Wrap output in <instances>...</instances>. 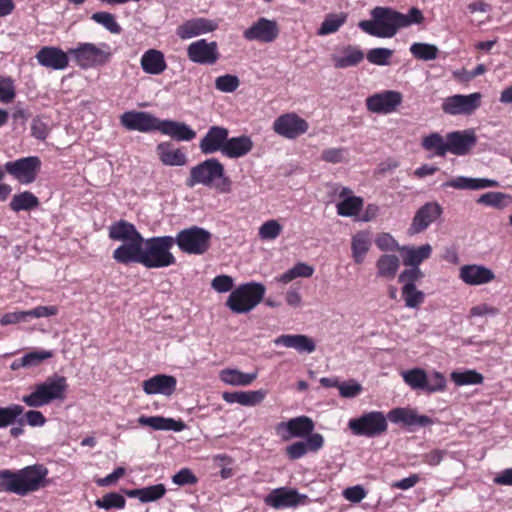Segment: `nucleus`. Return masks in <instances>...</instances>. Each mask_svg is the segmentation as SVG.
<instances>
[{"label":"nucleus","instance_id":"1","mask_svg":"<svg viewBox=\"0 0 512 512\" xmlns=\"http://www.w3.org/2000/svg\"><path fill=\"white\" fill-rule=\"evenodd\" d=\"M370 20H362L358 27L365 33L378 38H392L399 29L422 24L424 15L417 7L403 14L391 7L376 6L370 11Z\"/></svg>","mask_w":512,"mask_h":512},{"label":"nucleus","instance_id":"2","mask_svg":"<svg viewBox=\"0 0 512 512\" xmlns=\"http://www.w3.org/2000/svg\"><path fill=\"white\" fill-rule=\"evenodd\" d=\"M48 469L42 464L27 466L17 472L0 470V478L5 479V492L25 496L48 485Z\"/></svg>","mask_w":512,"mask_h":512},{"label":"nucleus","instance_id":"3","mask_svg":"<svg viewBox=\"0 0 512 512\" xmlns=\"http://www.w3.org/2000/svg\"><path fill=\"white\" fill-rule=\"evenodd\" d=\"M109 237L121 242L112 254L117 263L141 264L146 238L136 230L135 226H109Z\"/></svg>","mask_w":512,"mask_h":512},{"label":"nucleus","instance_id":"4","mask_svg":"<svg viewBox=\"0 0 512 512\" xmlns=\"http://www.w3.org/2000/svg\"><path fill=\"white\" fill-rule=\"evenodd\" d=\"M201 184L206 187H213L219 193H230L232 181L225 175L223 164L217 158H209L193 166L185 185L189 188Z\"/></svg>","mask_w":512,"mask_h":512},{"label":"nucleus","instance_id":"5","mask_svg":"<svg viewBox=\"0 0 512 512\" xmlns=\"http://www.w3.org/2000/svg\"><path fill=\"white\" fill-rule=\"evenodd\" d=\"M67 390V378L54 374L46 378L45 381L35 384L32 392L22 397V402L28 407H43L54 401H64Z\"/></svg>","mask_w":512,"mask_h":512},{"label":"nucleus","instance_id":"6","mask_svg":"<svg viewBox=\"0 0 512 512\" xmlns=\"http://www.w3.org/2000/svg\"><path fill=\"white\" fill-rule=\"evenodd\" d=\"M173 236L146 238L141 265L147 269H160L175 265L177 260L172 253Z\"/></svg>","mask_w":512,"mask_h":512},{"label":"nucleus","instance_id":"7","mask_svg":"<svg viewBox=\"0 0 512 512\" xmlns=\"http://www.w3.org/2000/svg\"><path fill=\"white\" fill-rule=\"evenodd\" d=\"M265 286L257 282L241 284L229 295L226 306L234 313H247L264 298Z\"/></svg>","mask_w":512,"mask_h":512},{"label":"nucleus","instance_id":"8","mask_svg":"<svg viewBox=\"0 0 512 512\" xmlns=\"http://www.w3.org/2000/svg\"><path fill=\"white\" fill-rule=\"evenodd\" d=\"M69 55L82 69L102 67L112 58L110 47L103 43L97 46L94 43H79L77 47L68 50Z\"/></svg>","mask_w":512,"mask_h":512},{"label":"nucleus","instance_id":"9","mask_svg":"<svg viewBox=\"0 0 512 512\" xmlns=\"http://www.w3.org/2000/svg\"><path fill=\"white\" fill-rule=\"evenodd\" d=\"M212 235L209 231L198 226L185 228L173 237L174 245L179 250L189 255H203L211 247Z\"/></svg>","mask_w":512,"mask_h":512},{"label":"nucleus","instance_id":"10","mask_svg":"<svg viewBox=\"0 0 512 512\" xmlns=\"http://www.w3.org/2000/svg\"><path fill=\"white\" fill-rule=\"evenodd\" d=\"M401 376L404 382L413 390H421L431 394L442 392L446 388V378L438 371L427 374L422 368H413L403 371Z\"/></svg>","mask_w":512,"mask_h":512},{"label":"nucleus","instance_id":"11","mask_svg":"<svg viewBox=\"0 0 512 512\" xmlns=\"http://www.w3.org/2000/svg\"><path fill=\"white\" fill-rule=\"evenodd\" d=\"M348 428L356 436L374 438L387 432L388 418L382 411H370L350 419Z\"/></svg>","mask_w":512,"mask_h":512},{"label":"nucleus","instance_id":"12","mask_svg":"<svg viewBox=\"0 0 512 512\" xmlns=\"http://www.w3.org/2000/svg\"><path fill=\"white\" fill-rule=\"evenodd\" d=\"M482 94L474 92L469 95L456 94L444 99L442 110L449 115H470L481 105Z\"/></svg>","mask_w":512,"mask_h":512},{"label":"nucleus","instance_id":"13","mask_svg":"<svg viewBox=\"0 0 512 512\" xmlns=\"http://www.w3.org/2000/svg\"><path fill=\"white\" fill-rule=\"evenodd\" d=\"M315 424L308 416H298L291 418L286 422H280L275 426V431L283 441H288L293 437L308 438L312 435Z\"/></svg>","mask_w":512,"mask_h":512},{"label":"nucleus","instance_id":"14","mask_svg":"<svg viewBox=\"0 0 512 512\" xmlns=\"http://www.w3.org/2000/svg\"><path fill=\"white\" fill-rule=\"evenodd\" d=\"M40 166L41 161L37 156H29L7 162L5 170L20 183L30 184L35 181Z\"/></svg>","mask_w":512,"mask_h":512},{"label":"nucleus","instance_id":"15","mask_svg":"<svg viewBox=\"0 0 512 512\" xmlns=\"http://www.w3.org/2000/svg\"><path fill=\"white\" fill-rule=\"evenodd\" d=\"M279 34L280 28L276 20L260 17L244 30L243 37L248 41L268 44L274 42Z\"/></svg>","mask_w":512,"mask_h":512},{"label":"nucleus","instance_id":"16","mask_svg":"<svg viewBox=\"0 0 512 512\" xmlns=\"http://www.w3.org/2000/svg\"><path fill=\"white\" fill-rule=\"evenodd\" d=\"M267 506L275 509L286 507H296L305 505L309 502V498L305 494H300L297 490L281 487L272 490L264 499Z\"/></svg>","mask_w":512,"mask_h":512},{"label":"nucleus","instance_id":"17","mask_svg":"<svg viewBox=\"0 0 512 512\" xmlns=\"http://www.w3.org/2000/svg\"><path fill=\"white\" fill-rule=\"evenodd\" d=\"M331 193H338L340 201L337 203V212L344 217H356L363 208L364 200L362 197L352 195V190L348 187H342L337 184L328 185Z\"/></svg>","mask_w":512,"mask_h":512},{"label":"nucleus","instance_id":"18","mask_svg":"<svg viewBox=\"0 0 512 512\" xmlns=\"http://www.w3.org/2000/svg\"><path fill=\"white\" fill-rule=\"evenodd\" d=\"M121 124L130 131H158L160 119L145 111H127L120 117Z\"/></svg>","mask_w":512,"mask_h":512},{"label":"nucleus","instance_id":"19","mask_svg":"<svg viewBox=\"0 0 512 512\" xmlns=\"http://www.w3.org/2000/svg\"><path fill=\"white\" fill-rule=\"evenodd\" d=\"M402 100L403 96L400 92L385 90L369 96L366 99V107L372 113L389 114L397 109Z\"/></svg>","mask_w":512,"mask_h":512},{"label":"nucleus","instance_id":"20","mask_svg":"<svg viewBox=\"0 0 512 512\" xmlns=\"http://www.w3.org/2000/svg\"><path fill=\"white\" fill-rule=\"evenodd\" d=\"M187 56L193 63L201 65H213L220 57L217 43L207 42L205 39L192 42L187 47Z\"/></svg>","mask_w":512,"mask_h":512},{"label":"nucleus","instance_id":"21","mask_svg":"<svg viewBox=\"0 0 512 512\" xmlns=\"http://www.w3.org/2000/svg\"><path fill=\"white\" fill-rule=\"evenodd\" d=\"M308 128L309 125L306 120L294 113H287L278 117L273 124L274 131L288 139L297 138L307 132Z\"/></svg>","mask_w":512,"mask_h":512},{"label":"nucleus","instance_id":"22","mask_svg":"<svg viewBox=\"0 0 512 512\" xmlns=\"http://www.w3.org/2000/svg\"><path fill=\"white\" fill-rule=\"evenodd\" d=\"M448 152L464 156L477 144V136L473 129H466L463 131H453L446 135Z\"/></svg>","mask_w":512,"mask_h":512},{"label":"nucleus","instance_id":"23","mask_svg":"<svg viewBox=\"0 0 512 512\" xmlns=\"http://www.w3.org/2000/svg\"><path fill=\"white\" fill-rule=\"evenodd\" d=\"M387 418L394 424H403L406 427H425L433 423L430 417L420 415L416 409L409 407L393 408L388 412Z\"/></svg>","mask_w":512,"mask_h":512},{"label":"nucleus","instance_id":"24","mask_svg":"<svg viewBox=\"0 0 512 512\" xmlns=\"http://www.w3.org/2000/svg\"><path fill=\"white\" fill-rule=\"evenodd\" d=\"M229 135V130L222 126H211L205 136L200 140L199 148L205 155L220 151L223 153V149L226 145Z\"/></svg>","mask_w":512,"mask_h":512},{"label":"nucleus","instance_id":"25","mask_svg":"<svg viewBox=\"0 0 512 512\" xmlns=\"http://www.w3.org/2000/svg\"><path fill=\"white\" fill-rule=\"evenodd\" d=\"M69 53L64 52L60 48L45 46L42 47L36 54L38 63L44 67L54 70H63L68 66Z\"/></svg>","mask_w":512,"mask_h":512},{"label":"nucleus","instance_id":"26","mask_svg":"<svg viewBox=\"0 0 512 512\" xmlns=\"http://www.w3.org/2000/svg\"><path fill=\"white\" fill-rule=\"evenodd\" d=\"M324 446V437L320 433L310 435L306 441H297L285 448V454L290 460H298L308 452H317Z\"/></svg>","mask_w":512,"mask_h":512},{"label":"nucleus","instance_id":"27","mask_svg":"<svg viewBox=\"0 0 512 512\" xmlns=\"http://www.w3.org/2000/svg\"><path fill=\"white\" fill-rule=\"evenodd\" d=\"M177 386V379L172 375L157 374L142 383L143 391L148 395H172Z\"/></svg>","mask_w":512,"mask_h":512},{"label":"nucleus","instance_id":"28","mask_svg":"<svg viewBox=\"0 0 512 512\" xmlns=\"http://www.w3.org/2000/svg\"><path fill=\"white\" fill-rule=\"evenodd\" d=\"M218 24L210 19L195 18L184 22L177 28V35L181 39H190L202 34L213 32Z\"/></svg>","mask_w":512,"mask_h":512},{"label":"nucleus","instance_id":"29","mask_svg":"<svg viewBox=\"0 0 512 512\" xmlns=\"http://www.w3.org/2000/svg\"><path fill=\"white\" fill-rule=\"evenodd\" d=\"M276 346L293 348L299 353H313L316 350L315 341L303 334H282L273 340Z\"/></svg>","mask_w":512,"mask_h":512},{"label":"nucleus","instance_id":"30","mask_svg":"<svg viewBox=\"0 0 512 512\" xmlns=\"http://www.w3.org/2000/svg\"><path fill=\"white\" fill-rule=\"evenodd\" d=\"M460 278L468 285H482L494 280L493 271L481 265H464L460 268Z\"/></svg>","mask_w":512,"mask_h":512},{"label":"nucleus","instance_id":"31","mask_svg":"<svg viewBox=\"0 0 512 512\" xmlns=\"http://www.w3.org/2000/svg\"><path fill=\"white\" fill-rule=\"evenodd\" d=\"M158 131L176 141H191L196 137V132L189 125L175 120H160Z\"/></svg>","mask_w":512,"mask_h":512},{"label":"nucleus","instance_id":"32","mask_svg":"<svg viewBox=\"0 0 512 512\" xmlns=\"http://www.w3.org/2000/svg\"><path fill=\"white\" fill-rule=\"evenodd\" d=\"M140 65L142 70L150 75H159L167 68L163 52L157 49L145 51L140 60Z\"/></svg>","mask_w":512,"mask_h":512},{"label":"nucleus","instance_id":"33","mask_svg":"<svg viewBox=\"0 0 512 512\" xmlns=\"http://www.w3.org/2000/svg\"><path fill=\"white\" fill-rule=\"evenodd\" d=\"M160 161L166 166H183L187 163V156L181 149L174 148L172 142H162L156 147Z\"/></svg>","mask_w":512,"mask_h":512},{"label":"nucleus","instance_id":"34","mask_svg":"<svg viewBox=\"0 0 512 512\" xmlns=\"http://www.w3.org/2000/svg\"><path fill=\"white\" fill-rule=\"evenodd\" d=\"M138 423L141 426H148L153 430L164 431H182L185 428V423L181 420L176 421L172 418H165L163 416H145L142 415L138 418Z\"/></svg>","mask_w":512,"mask_h":512},{"label":"nucleus","instance_id":"35","mask_svg":"<svg viewBox=\"0 0 512 512\" xmlns=\"http://www.w3.org/2000/svg\"><path fill=\"white\" fill-rule=\"evenodd\" d=\"M252 148L253 141L249 136L228 137L222 154L228 158L235 159L247 155Z\"/></svg>","mask_w":512,"mask_h":512},{"label":"nucleus","instance_id":"36","mask_svg":"<svg viewBox=\"0 0 512 512\" xmlns=\"http://www.w3.org/2000/svg\"><path fill=\"white\" fill-rule=\"evenodd\" d=\"M499 185L498 181L487 178H468L464 176H459L455 179L447 181L444 186L453 187L456 189H470V190H479L488 187H497Z\"/></svg>","mask_w":512,"mask_h":512},{"label":"nucleus","instance_id":"37","mask_svg":"<svg viewBox=\"0 0 512 512\" xmlns=\"http://www.w3.org/2000/svg\"><path fill=\"white\" fill-rule=\"evenodd\" d=\"M401 252L405 266L419 267L423 261L431 256L432 247L429 244L419 247H403Z\"/></svg>","mask_w":512,"mask_h":512},{"label":"nucleus","instance_id":"38","mask_svg":"<svg viewBox=\"0 0 512 512\" xmlns=\"http://www.w3.org/2000/svg\"><path fill=\"white\" fill-rule=\"evenodd\" d=\"M342 56L333 55L335 68L344 69L358 65L363 61L364 52L356 46L347 45L342 50Z\"/></svg>","mask_w":512,"mask_h":512},{"label":"nucleus","instance_id":"39","mask_svg":"<svg viewBox=\"0 0 512 512\" xmlns=\"http://www.w3.org/2000/svg\"><path fill=\"white\" fill-rule=\"evenodd\" d=\"M125 494L129 498H137L142 503H148L161 499L166 494V487L164 484H156L139 489L125 490Z\"/></svg>","mask_w":512,"mask_h":512},{"label":"nucleus","instance_id":"40","mask_svg":"<svg viewBox=\"0 0 512 512\" xmlns=\"http://www.w3.org/2000/svg\"><path fill=\"white\" fill-rule=\"evenodd\" d=\"M399 266L400 261L396 255L384 254L376 263L377 276L391 280L396 276Z\"/></svg>","mask_w":512,"mask_h":512},{"label":"nucleus","instance_id":"41","mask_svg":"<svg viewBox=\"0 0 512 512\" xmlns=\"http://www.w3.org/2000/svg\"><path fill=\"white\" fill-rule=\"evenodd\" d=\"M256 378V373H244L236 369H224L220 372L221 381L233 386L250 385Z\"/></svg>","mask_w":512,"mask_h":512},{"label":"nucleus","instance_id":"42","mask_svg":"<svg viewBox=\"0 0 512 512\" xmlns=\"http://www.w3.org/2000/svg\"><path fill=\"white\" fill-rule=\"evenodd\" d=\"M442 212L439 204L431 202L423 205L415 214L412 224H431L438 220Z\"/></svg>","mask_w":512,"mask_h":512},{"label":"nucleus","instance_id":"43","mask_svg":"<svg viewBox=\"0 0 512 512\" xmlns=\"http://www.w3.org/2000/svg\"><path fill=\"white\" fill-rule=\"evenodd\" d=\"M371 241L368 234L359 232L352 239V256L356 264H362L365 255L369 251Z\"/></svg>","mask_w":512,"mask_h":512},{"label":"nucleus","instance_id":"44","mask_svg":"<svg viewBox=\"0 0 512 512\" xmlns=\"http://www.w3.org/2000/svg\"><path fill=\"white\" fill-rule=\"evenodd\" d=\"M346 20L347 15L343 12L338 14H327L317 31V35L325 36L337 32L340 29V27L346 22Z\"/></svg>","mask_w":512,"mask_h":512},{"label":"nucleus","instance_id":"45","mask_svg":"<svg viewBox=\"0 0 512 512\" xmlns=\"http://www.w3.org/2000/svg\"><path fill=\"white\" fill-rule=\"evenodd\" d=\"M422 147L427 151H433L437 156H445L448 152L447 139L439 133H431L424 137Z\"/></svg>","mask_w":512,"mask_h":512},{"label":"nucleus","instance_id":"46","mask_svg":"<svg viewBox=\"0 0 512 512\" xmlns=\"http://www.w3.org/2000/svg\"><path fill=\"white\" fill-rule=\"evenodd\" d=\"M401 295L407 308H419L425 301V294L416 285H403Z\"/></svg>","mask_w":512,"mask_h":512},{"label":"nucleus","instance_id":"47","mask_svg":"<svg viewBox=\"0 0 512 512\" xmlns=\"http://www.w3.org/2000/svg\"><path fill=\"white\" fill-rule=\"evenodd\" d=\"M39 205L38 198L29 191L15 194L10 202L13 211L30 210Z\"/></svg>","mask_w":512,"mask_h":512},{"label":"nucleus","instance_id":"48","mask_svg":"<svg viewBox=\"0 0 512 512\" xmlns=\"http://www.w3.org/2000/svg\"><path fill=\"white\" fill-rule=\"evenodd\" d=\"M450 377L457 386L482 384L484 381L483 375L475 370L453 371Z\"/></svg>","mask_w":512,"mask_h":512},{"label":"nucleus","instance_id":"49","mask_svg":"<svg viewBox=\"0 0 512 512\" xmlns=\"http://www.w3.org/2000/svg\"><path fill=\"white\" fill-rule=\"evenodd\" d=\"M410 52L419 60L429 61L437 58L439 50L434 44L416 42L411 45Z\"/></svg>","mask_w":512,"mask_h":512},{"label":"nucleus","instance_id":"50","mask_svg":"<svg viewBox=\"0 0 512 512\" xmlns=\"http://www.w3.org/2000/svg\"><path fill=\"white\" fill-rule=\"evenodd\" d=\"M96 507L100 509H123L126 505L124 496L117 492L106 493L102 498L95 501Z\"/></svg>","mask_w":512,"mask_h":512},{"label":"nucleus","instance_id":"51","mask_svg":"<svg viewBox=\"0 0 512 512\" xmlns=\"http://www.w3.org/2000/svg\"><path fill=\"white\" fill-rule=\"evenodd\" d=\"M23 412L24 407L19 404L0 407V429L13 425Z\"/></svg>","mask_w":512,"mask_h":512},{"label":"nucleus","instance_id":"52","mask_svg":"<svg viewBox=\"0 0 512 512\" xmlns=\"http://www.w3.org/2000/svg\"><path fill=\"white\" fill-rule=\"evenodd\" d=\"M91 19L96 23L101 24L112 34H119L122 31L121 26L116 22L114 15L109 12H95L92 14Z\"/></svg>","mask_w":512,"mask_h":512},{"label":"nucleus","instance_id":"53","mask_svg":"<svg viewBox=\"0 0 512 512\" xmlns=\"http://www.w3.org/2000/svg\"><path fill=\"white\" fill-rule=\"evenodd\" d=\"M511 200V197L502 192H487L482 194L477 203L495 208L504 207Z\"/></svg>","mask_w":512,"mask_h":512},{"label":"nucleus","instance_id":"54","mask_svg":"<svg viewBox=\"0 0 512 512\" xmlns=\"http://www.w3.org/2000/svg\"><path fill=\"white\" fill-rule=\"evenodd\" d=\"M240 86L238 76L232 74H225L219 76L215 80V88L224 93H232Z\"/></svg>","mask_w":512,"mask_h":512},{"label":"nucleus","instance_id":"55","mask_svg":"<svg viewBox=\"0 0 512 512\" xmlns=\"http://www.w3.org/2000/svg\"><path fill=\"white\" fill-rule=\"evenodd\" d=\"M52 357V351L35 350L25 354L22 357V364L26 365V368L36 367L40 365L44 360L50 359Z\"/></svg>","mask_w":512,"mask_h":512},{"label":"nucleus","instance_id":"56","mask_svg":"<svg viewBox=\"0 0 512 512\" xmlns=\"http://www.w3.org/2000/svg\"><path fill=\"white\" fill-rule=\"evenodd\" d=\"M393 51L388 48H374L367 53V60L375 65L384 66L389 64Z\"/></svg>","mask_w":512,"mask_h":512},{"label":"nucleus","instance_id":"57","mask_svg":"<svg viewBox=\"0 0 512 512\" xmlns=\"http://www.w3.org/2000/svg\"><path fill=\"white\" fill-rule=\"evenodd\" d=\"M267 391L260 389L255 391H241V405L255 406L260 404L266 397Z\"/></svg>","mask_w":512,"mask_h":512},{"label":"nucleus","instance_id":"58","mask_svg":"<svg viewBox=\"0 0 512 512\" xmlns=\"http://www.w3.org/2000/svg\"><path fill=\"white\" fill-rule=\"evenodd\" d=\"M423 273L419 267H411L403 270L398 276V282L403 285H415V283L423 278Z\"/></svg>","mask_w":512,"mask_h":512},{"label":"nucleus","instance_id":"59","mask_svg":"<svg viewBox=\"0 0 512 512\" xmlns=\"http://www.w3.org/2000/svg\"><path fill=\"white\" fill-rule=\"evenodd\" d=\"M15 98V87L10 78L0 76V101L10 103Z\"/></svg>","mask_w":512,"mask_h":512},{"label":"nucleus","instance_id":"60","mask_svg":"<svg viewBox=\"0 0 512 512\" xmlns=\"http://www.w3.org/2000/svg\"><path fill=\"white\" fill-rule=\"evenodd\" d=\"M362 386L355 380L341 382L339 385V394L343 398H354L362 392Z\"/></svg>","mask_w":512,"mask_h":512},{"label":"nucleus","instance_id":"61","mask_svg":"<svg viewBox=\"0 0 512 512\" xmlns=\"http://www.w3.org/2000/svg\"><path fill=\"white\" fill-rule=\"evenodd\" d=\"M172 481L179 486L194 485L198 478L189 468H182L172 477Z\"/></svg>","mask_w":512,"mask_h":512},{"label":"nucleus","instance_id":"62","mask_svg":"<svg viewBox=\"0 0 512 512\" xmlns=\"http://www.w3.org/2000/svg\"><path fill=\"white\" fill-rule=\"evenodd\" d=\"M211 287L219 293L228 292L233 288V278L229 275H218L212 280Z\"/></svg>","mask_w":512,"mask_h":512},{"label":"nucleus","instance_id":"63","mask_svg":"<svg viewBox=\"0 0 512 512\" xmlns=\"http://www.w3.org/2000/svg\"><path fill=\"white\" fill-rule=\"evenodd\" d=\"M49 133L48 125L41 118L36 117L31 123V134L38 140H45Z\"/></svg>","mask_w":512,"mask_h":512},{"label":"nucleus","instance_id":"64","mask_svg":"<svg viewBox=\"0 0 512 512\" xmlns=\"http://www.w3.org/2000/svg\"><path fill=\"white\" fill-rule=\"evenodd\" d=\"M366 494L365 489L360 485L348 487L343 492L344 497L353 503L362 501L366 497Z\"/></svg>","mask_w":512,"mask_h":512}]
</instances>
